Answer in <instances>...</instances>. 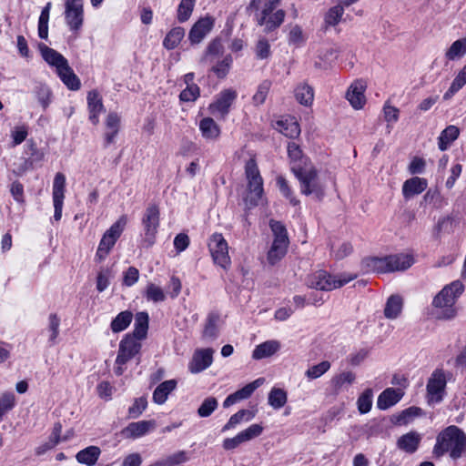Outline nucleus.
Returning a JSON list of instances; mask_svg holds the SVG:
<instances>
[{"instance_id":"obj_49","label":"nucleus","mask_w":466,"mask_h":466,"mask_svg":"<svg viewBox=\"0 0 466 466\" xmlns=\"http://www.w3.org/2000/svg\"><path fill=\"white\" fill-rule=\"evenodd\" d=\"M196 0H181L177 8V20L180 23L187 21L193 12Z\"/></svg>"},{"instance_id":"obj_29","label":"nucleus","mask_w":466,"mask_h":466,"mask_svg":"<svg viewBox=\"0 0 466 466\" xmlns=\"http://www.w3.org/2000/svg\"><path fill=\"white\" fill-rule=\"evenodd\" d=\"M288 155L290 159V169L292 172L295 166L305 167L312 165L309 158L303 155L299 146L295 142H289L288 144Z\"/></svg>"},{"instance_id":"obj_9","label":"nucleus","mask_w":466,"mask_h":466,"mask_svg":"<svg viewBox=\"0 0 466 466\" xmlns=\"http://www.w3.org/2000/svg\"><path fill=\"white\" fill-rule=\"evenodd\" d=\"M269 226L274 235V240L268 252V260L269 264L275 265L286 255L289 240L287 229L281 222L270 220Z\"/></svg>"},{"instance_id":"obj_14","label":"nucleus","mask_w":466,"mask_h":466,"mask_svg":"<svg viewBox=\"0 0 466 466\" xmlns=\"http://www.w3.org/2000/svg\"><path fill=\"white\" fill-rule=\"evenodd\" d=\"M142 224L145 230L144 242L147 244V247H150L155 242V237L159 226V208L157 206L150 205L147 208Z\"/></svg>"},{"instance_id":"obj_37","label":"nucleus","mask_w":466,"mask_h":466,"mask_svg":"<svg viewBox=\"0 0 466 466\" xmlns=\"http://www.w3.org/2000/svg\"><path fill=\"white\" fill-rule=\"evenodd\" d=\"M199 129L206 139H216L220 134L218 126L210 117H205L200 121Z\"/></svg>"},{"instance_id":"obj_54","label":"nucleus","mask_w":466,"mask_h":466,"mask_svg":"<svg viewBox=\"0 0 466 466\" xmlns=\"http://www.w3.org/2000/svg\"><path fill=\"white\" fill-rule=\"evenodd\" d=\"M344 13L342 5H337L331 7L325 15V23L328 25H337Z\"/></svg>"},{"instance_id":"obj_20","label":"nucleus","mask_w":466,"mask_h":466,"mask_svg":"<svg viewBox=\"0 0 466 466\" xmlns=\"http://www.w3.org/2000/svg\"><path fill=\"white\" fill-rule=\"evenodd\" d=\"M86 101L89 121L96 126L99 123L100 113L105 111L102 96L97 90H91L87 93Z\"/></svg>"},{"instance_id":"obj_43","label":"nucleus","mask_w":466,"mask_h":466,"mask_svg":"<svg viewBox=\"0 0 466 466\" xmlns=\"http://www.w3.org/2000/svg\"><path fill=\"white\" fill-rule=\"evenodd\" d=\"M421 414V409L419 407H410L403 410L400 413L395 415L392 419L393 423L398 425H406L414 418Z\"/></svg>"},{"instance_id":"obj_56","label":"nucleus","mask_w":466,"mask_h":466,"mask_svg":"<svg viewBox=\"0 0 466 466\" xmlns=\"http://www.w3.org/2000/svg\"><path fill=\"white\" fill-rule=\"evenodd\" d=\"M147 407L146 397L137 398L132 406L128 409V417L131 419L138 418Z\"/></svg>"},{"instance_id":"obj_52","label":"nucleus","mask_w":466,"mask_h":466,"mask_svg":"<svg viewBox=\"0 0 466 466\" xmlns=\"http://www.w3.org/2000/svg\"><path fill=\"white\" fill-rule=\"evenodd\" d=\"M145 297L147 300L153 302H161L166 299L163 289L153 283H149L147 286Z\"/></svg>"},{"instance_id":"obj_34","label":"nucleus","mask_w":466,"mask_h":466,"mask_svg":"<svg viewBox=\"0 0 466 466\" xmlns=\"http://www.w3.org/2000/svg\"><path fill=\"white\" fill-rule=\"evenodd\" d=\"M459 135L460 129L456 126L450 125L443 129L438 137V147L440 150H447L450 145L458 138Z\"/></svg>"},{"instance_id":"obj_22","label":"nucleus","mask_w":466,"mask_h":466,"mask_svg":"<svg viewBox=\"0 0 466 466\" xmlns=\"http://www.w3.org/2000/svg\"><path fill=\"white\" fill-rule=\"evenodd\" d=\"M156 426L155 420H140L129 423L123 431L122 434L130 439H137L146 435Z\"/></svg>"},{"instance_id":"obj_42","label":"nucleus","mask_w":466,"mask_h":466,"mask_svg":"<svg viewBox=\"0 0 466 466\" xmlns=\"http://www.w3.org/2000/svg\"><path fill=\"white\" fill-rule=\"evenodd\" d=\"M287 400V392L283 389L274 387L268 393V401L274 410L281 409Z\"/></svg>"},{"instance_id":"obj_1","label":"nucleus","mask_w":466,"mask_h":466,"mask_svg":"<svg viewBox=\"0 0 466 466\" xmlns=\"http://www.w3.org/2000/svg\"><path fill=\"white\" fill-rule=\"evenodd\" d=\"M466 451V434L455 425H451L442 430L436 438L433 453L436 457H441L449 453L452 460L460 459Z\"/></svg>"},{"instance_id":"obj_63","label":"nucleus","mask_w":466,"mask_h":466,"mask_svg":"<svg viewBox=\"0 0 466 466\" xmlns=\"http://www.w3.org/2000/svg\"><path fill=\"white\" fill-rule=\"evenodd\" d=\"M111 278V272L108 268L103 269L98 272L96 277V289L99 292H103L109 286V279Z\"/></svg>"},{"instance_id":"obj_62","label":"nucleus","mask_w":466,"mask_h":466,"mask_svg":"<svg viewBox=\"0 0 466 466\" xmlns=\"http://www.w3.org/2000/svg\"><path fill=\"white\" fill-rule=\"evenodd\" d=\"M231 63V56H227L223 60L219 61L215 66L212 67V71L218 76V77H225L228 73Z\"/></svg>"},{"instance_id":"obj_33","label":"nucleus","mask_w":466,"mask_h":466,"mask_svg":"<svg viewBox=\"0 0 466 466\" xmlns=\"http://www.w3.org/2000/svg\"><path fill=\"white\" fill-rule=\"evenodd\" d=\"M276 129L290 138L297 137L300 134L299 125L294 118H286L277 121Z\"/></svg>"},{"instance_id":"obj_3","label":"nucleus","mask_w":466,"mask_h":466,"mask_svg":"<svg viewBox=\"0 0 466 466\" xmlns=\"http://www.w3.org/2000/svg\"><path fill=\"white\" fill-rule=\"evenodd\" d=\"M40 50L44 60L56 68V74L64 85L70 90H78L81 86L80 79L70 67L67 59L47 46H41Z\"/></svg>"},{"instance_id":"obj_60","label":"nucleus","mask_w":466,"mask_h":466,"mask_svg":"<svg viewBox=\"0 0 466 466\" xmlns=\"http://www.w3.org/2000/svg\"><path fill=\"white\" fill-rule=\"evenodd\" d=\"M199 87L197 85H190L183 89L179 98L183 102H193L199 96Z\"/></svg>"},{"instance_id":"obj_36","label":"nucleus","mask_w":466,"mask_h":466,"mask_svg":"<svg viewBox=\"0 0 466 466\" xmlns=\"http://www.w3.org/2000/svg\"><path fill=\"white\" fill-rule=\"evenodd\" d=\"M294 93L295 97L299 104L305 106H311L314 99V90L312 86L307 83H301L297 86Z\"/></svg>"},{"instance_id":"obj_17","label":"nucleus","mask_w":466,"mask_h":466,"mask_svg":"<svg viewBox=\"0 0 466 466\" xmlns=\"http://www.w3.org/2000/svg\"><path fill=\"white\" fill-rule=\"evenodd\" d=\"M66 177L63 173L57 172L53 182V204H54V218L59 221L62 218V210L65 199Z\"/></svg>"},{"instance_id":"obj_45","label":"nucleus","mask_w":466,"mask_h":466,"mask_svg":"<svg viewBox=\"0 0 466 466\" xmlns=\"http://www.w3.org/2000/svg\"><path fill=\"white\" fill-rule=\"evenodd\" d=\"M188 461L185 451H179L162 460L156 461L152 466H177Z\"/></svg>"},{"instance_id":"obj_53","label":"nucleus","mask_w":466,"mask_h":466,"mask_svg":"<svg viewBox=\"0 0 466 466\" xmlns=\"http://www.w3.org/2000/svg\"><path fill=\"white\" fill-rule=\"evenodd\" d=\"M270 87L271 82L269 80H264L258 85L257 92L252 97L254 105L259 106L265 102Z\"/></svg>"},{"instance_id":"obj_39","label":"nucleus","mask_w":466,"mask_h":466,"mask_svg":"<svg viewBox=\"0 0 466 466\" xmlns=\"http://www.w3.org/2000/svg\"><path fill=\"white\" fill-rule=\"evenodd\" d=\"M255 414L248 410H240L235 414H233L228 421L223 426L222 431H229L230 429H234L237 425L240 424L242 421H249L254 418Z\"/></svg>"},{"instance_id":"obj_59","label":"nucleus","mask_w":466,"mask_h":466,"mask_svg":"<svg viewBox=\"0 0 466 466\" xmlns=\"http://www.w3.org/2000/svg\"><path fill=\"white\" fill-rule=\"evenodd\" d=\"M222 44L219 40H213L209 43L204 56L200 59V63L208 62L209 56H217L222 52Z\"/></svg>"},{"instance_id":"obj_35","label":"nucleus","mask_w":466,"mask_h":466,"mask_svg":"<svg viewBox=\"0 0 466 466\" xmlns=\"http://www.w3.org/2000/svg\"><path fill=\"white\" fill-rule=\"evenodd\" d=\"M149 317L147 312H138L135 317L134 330L131 336L137 339H143L147 337L148 329Z\"/></svg>"},{"instance_id":"obj_24","label":"nucleus","mask_w":466,"mask_h":466,"mask_svg":"<svg viewBox=\"0 0 466 466\" xmlns=\"http://www.w3.org/2000/svg\"><path fill=\"white\" fill-rule=\"evenodd\" d=\"M403 395L400 389L388 388L379 395L377 406L380 410H385L398 403Z\"/></svg>"},{"instance_id":"obj_44","label":"nucleus","mask_w":466,"mask_h":466,"mask_svg":"<svg viewBox=\"0 0 466 466\" xmlns=\"http://www.w3.org/2000/svg\"><path fill=\"white\" fill-rule=\"evenodd\" d=\"M184 35L185 30L182 27H174L166 35L163 46L168 50L174 49L179 45Z\"/></svg>"},{"instance_id":"obj_40","label":"nucleus","mask_w":466,"mask_h":466,"mask_svg":"<svg viewBox=\"0 0 466 466\" xmlns=\"http://www.w3.org/2000/svg\"><path fill=\"white\" fill-rule=\"evenodd\" d=\"M133 319L132 312L125 310L117 314V316L111 321L110 328L114 333H118L125 330L131 323Z\"/></svg>"},{"instance_id":"obj_6","label":"nucleus","mask_w":466,"mask_h":466,"mask_svg":"<svg viewBox=\"0 0 466 466\" xmlns=\"http://www.w3.org/2000/svg\"><path fill=\"white\" fill-rule=\"evenodd\" d=\"M293 174L299 182L300 192L303 195H314L321 199L325 195V184L321 181L318 170L313 165L299 167L295 166Z\"/></svg>"},{"instance_id":"obj_4","label":"nucleus","mask_w":466,"mask_h":466,"mask_svg":"<svg viewBox=\"0 0 466 466\" xmlns=\"http://www.w3.org/2000/svg\"><path fill=\"white\" fill-rule=\"evenodd\" d=\"M279 2L280 0H251L248 6V9L256 12L258 25H264L266 33L278 28L284 21L285 12L282 9L272 13Z\"/></svg>"},{"instance_id":"obj_48","label":"nucleus","mask_w":466,"mask_h":466,"mask_svg":"<svg viewBox=\"0 0 466 466\" xmlns=\"http://www.w3.org/2000/svg\"><path fill=\"white\" fill-rule=\"evenodd\" d=\"M330 362L328 360H323L319 364L313 365L309 367L306 372L305 376L309 380H315L321 377L324 373H326L330 369Z\"/></svg>"},{"instance_id":"obj_10","label":"nucleus","mask_w":466,"mask_h":466,"mask_svg":"<svg viewBox=\"0 0 466 466\" xmlns=\"http://www.w3.org/2000/svg\"><path fill=\"white\" fill-rule=\"evenodd\" d=\"M139 340L127 334L120 341L114 370L116 375L121 376L126 370V363L139 353L142 347Z\"/></svg>"},{"instance_id":"obj_51","label":"nucleus","mask_w":466,"mask_h":466,"mask_svg":"<svg viewBox=\"0 0 466 466\" xmlns=\"http://www.w3.org/2000/svg\"><path fill=\"white\" fill-rule=\"evenodd\" d=\"M357 404L361 414L368 413L372 406V390L370 389L365 390L359 397Z\"/></svg>"},{"instance_id":"obj_58","label":"nucleus","mask_w":466,"mask_h":466,"mask_svg":"<svg viewBox=\"0 0 466 466\" xmlns=\"http://www.w3.org/2000/svg\"><path fill=\"white\" fill-rule=\"evenodd\" d=\"M352 249L350 242H342L338 247L331 246V254L336 259H343L352 252Z\"/></svg>"},{"instance_id":"obj_11","label":"nucleus","mask_w":466,"mask_h":466,"mask_svg":"<svg viewBox=\"0 0 466 466\" xmlns=\"http://www.w3.org/2000/svg\"><path fill=\"white\" fill-rule=\"evenodd\" d=\"M126 224L127 218L123 216L104 233L96 253V260L101 262L106 259L121 236Z\"/></svg>"},{"instance_id":"obj_13","label":"nucleus","mask_w":466,"mask_h":466,"mask_svg":"<svg viewBox=\"0 0 466 466\" xmlns=\"http://www.w3.org/2000/svg\"><path fill=\"white\" fill-rule=\"evenodd\" d=\"M446 376L442 370H436L431 375L426 390L430 404L439 403L443 400L446 388Z\"/></svg>"},{"instance_id":"obj_2","label":"nucleus","mask_w":466,"mask_h":466,"mask_svg":"<svg viewBox=\"0 0 466 466\" xmlns=\"http://www.w3.org/2000/svg\"><path fill=\"white\" fill-rule=\"evenodd\" d=\"M464 286L459 281H453L446 285L432 300L433 315L438 319H451L457 315L454 308L456 299L463 292Z\"/></svg>"},{"instance_id":"obj_38","label":"nucleus","mask_w":466,"mask_h":466,"mask_svg":"<svg viewBox=\"0 0 466 466\" xmlns=\"http://www.w3.org/2000/svg\"><path fill=\"white\" fill-rule=\"evenodd\" d=\"M402 309V299L399 295H391L385 305L384 315L387 319H396Z\"/></svg>"},{"instance_id":"obj_50","label":"nucleus","mask_w":466,"mask_h":466,"mask_svg":"<svg viewBox=\"0 0 466 466\" xmlns=\"http://www.w3.org/2000/svg\"><path fill=\"white\" fill-rule=\"evenodd\" d=\"M276 182L280 193L283 195V197L289 199L291 205L297 206L299 204V201L294 197L293 192L285 177L279 176L276 179Z\"/></svg>"},{"instance_id":"obj_8","label":"nucleus","mask_w":466,"mask_h":466,"mask_svg":"<svg viewBox=\"0 0 466 466\" xmlns=\"http://www.w3.org/2000/svg\"><path fill=\"white\" fill-rule=\"evenodd\" d=\"M356 278L355 274L343 273L332 276L326 270H318L308 276L306 283L310 289L329 291L346 285Z\"/></svg>"},{"instance_id":"obj_16","label":"nucleus","mask_w":466,"mask_h":466,"mask_svg":"<svg viewBox=\"0 0 466 466\" xmlns=\"http://www.w3.org/2000/svg\"><path fill=\"white\" fill-rule=\"evenodd\" d=\"M237 92L231 88L222 90L217 99L209 105V111L212 115L218 117H224L229 112V108L235 99Z\"/></svg>"},{"instance_id":"obj_28","label":"nucleus","mask_w":466,"mask_h":466,"mask_svg":"<svg viewBox=\"0 0 466 466\" xmlns=\"http://www.w3.org/2000/svg\"><path fill=\"white\" fill-rule=\"evenodd\" d=\"M281 348V344L279 340L270 339L256 346L252 352V358L254 360H262L269 358L276 354Z\"/></svg>"},{"instance_id":"obj_55","label":"nucleus","mask_w":466,"mask_h":466,"mask_svg":"<svg viewBox=\"0 0 466 466\" xmlns=\"http://www.w3.org/2000/svg\"><path fill=\"white\" fill-rule=\"evenodd\" d=\"M35 95L44 109H46L51 102V91L46 85H39L35 89Z\"/></svg>"},{"instance_id":"obj_61","label":"nucleus","mask_w":466,"mask_h":466,"mask_svg":"<svg viewBox=\"0 0 466 466\" xmlns=\"http://www.w3.org/2000/svg\"><path fill=\"white\" fill-rule=\"evenodd\" d=\"M27 135H28V130H27V127L25 126H19V127H15L12 132H11V137H12V147H16L18 145H20L22 142H24L26 137H27Z\"/></svg>"},{"instance_id":"obj_23","label":"nucleus","mask_w":466,"mask_h":466,"mask_svg":"<svg viewBox=\"0 0 466 466\" xmlns=\"http://www.w3.org/2000/svg\"><path fill=\"white\" fill-rule=\"evenodd\" d=\"M106 131L104 134L105 147L115 143L120 129V116L116 112H110L106 118Z\"/></svg>"},{"instance_id":"obj_25","label":"nucleus","mask_w":466,"mask_h":466,"mask_svg":"<svg viewBox=\"0 0 466 466\" xmlns=\"http://www.w3.org/2000/svg\"><path fill=\"white\" fill-rule=\"evenodd\" d=\"M428 187L425 178L413 177L407 179L402 185V195L405 199H410L416 195L422 193Z\"/></svg>"},{"instance_id":"obj_47","label":"nucleus","mask_w":466,"mask_h":466,"mask_svg":"<svg viewBox=\"0 0 466 466\" xmlns=\"http://www.w3.org/2000/svg\"><path fill=\"white\" fill-rule=\"evenodd\" d=\"M218 407V401L215 397L206 398L198 409V415L200 418L209 417Z\"/></svg>"},{"instance_id":"obj_31","label":"nucleus","mask_w":466,"mask_h":466,"mask_svg":"<svg viewBox=\"0 0 466 466\" xmlns=\"http://www.w3.org/2000/svg\"><path fill=\"white\" fill-rule=\"evenodd\" d=\"M221 324V316L218 311L208 313L203 329V337L208 339H216L219 332Z\"/></svg>"},{"instance_id":"obj_12","label":"nucleus","mask_w":466,"mask_h":466,"mask_svg":"<svg viewBox=\"0 0 466 466\" xmlns=\"http://www.w3.org/2000/svg\"><path fill=\"white\" fill-rule=\"evenodd\" d=\"M208 248L215 264L227 269L230 264V257L228 255V246L220 233L213 234L208 241Z\"/></svg>"},{"instance_id":"obj_26","label":"nucleus","mask_w":466,"mask_h":466,"mask_svg":"<svg viewBox=\"0 0 466 466\" xmlns=\"http://www.w3.org/2000/svg\"><path fill=\"white\" fill-rule=\"evenodd\" d=\"M421 441V435L417 431H410L406 434L401 435L397 440V447L410 454L414 453Z\"/></svg>"},{"instance_id":"obj_18","label":"nucleus","mask_w":466,"mask_h":466,"mask_svg":"<svg viewBox=\"0 0 466 466\" xmlns=\"http://www.w3.org/2000/svg\"><path fill=\"white\" fill-rule=\"evenodd\" d=\"M213 350H198L188 363V370L191 373L197 374L208 369L213 361Z\"/></svg>"},{"instance_id":"obj_64","label":"nucleus","mask_w":466,"mask_h":466,"mask_svg":"<svg viewBox=\"0 0 466 466\" xmlns=\"http://www.w3.org/2000/svg\"><path fill=\"white\" fill-rule=\"evenodd\" d=\"M256 56L258 59H266L270 56V46L267 39H259L255 48Z\"/></svg>"},{"instance_id":"obj_46","label":"nucleus","mask_w":466,"mask_h":466,"mask_svg":"<svg viewBox=\"0 0 466 466\" xmlns=\"http://www.w3.org/2000/svg\"><path fill=\"white\" fill-rule=\"evenodd\" d=\"M15 406V396L13 392L5 391L0 396V422L4 416Z\"/></svg>"},{"instance_id":"obj_19","label":"nucleus","mask_w":466,"mask_h":466,"mask_svg":"<svg viewBox=\"0 0 466 466\" xmlns=\"http://www.w3.org/2000/svg\"><path fill=\"white\" fill-rule=\"evenodd\" d=\"M214 26V19L210 16L200 18L189 31L188 38L192 44H199Z\"/></svg>"},{"instance_id":"obj_30","label":"nucleus","mask_w":466,"mask_h":466,"mask_svg":"<svg viewBox=\"0 0 466 466\" xmlns=\"http://www.w3.org/2000/svg\"><path fill=\"white\" fill-rule=\"evenodd\" d=\"M101 455V450L97 446H88L76 454V460L80 464L94 466Z\"/></svg>"},{"instance_id":"obj_32","label":"nucleus","mask_w":466,"mask_h":466,"mask_svg":"<svg viewBox=\"0 0 466 466\" xmlns=\"http://www.w3.org/2000/svg\"><path fill=\"white\" fill-rule=\"evenodd\" d=\"M177 387V381L175 380H165L160 383L153 392V400L157 404H163L166 402L168 395Z\"/></svg>"},{"instance_id":"obj_41","label":"nucleus","mask_w":466,"mask_h":466,"mask_svg":"<svg viewBox=\"0 0 466 466\" xmlns=\"http://www.w3.org/2000/svg\"><path fill=\"white\" fill-rule=\"evenodd\" d=\"M466 54V37L454 41L445 53L450 61L461 58Z\"/></svg>"},{"instance_id":"obj_21","label":"nucleus","mask_w":466,"mask_h":466,"mask_svg":"<svg viewBox=\"0 0 466 466\" xmlns=\"http://www.w3.org/2000/svg\"><path fill=\"white\" fill-rule=\"evenodd\" d=\"M365 89L366 86L361 80H356L350 86L346 98L354 109H361L364 106L366 103Z\"/></svg>"},{"instance_id":"obj_7","label":"nucleus","mask_w":466,"mask_h":466,"mask_svg":"<svg viewBox=\"0 0 466 466\" xmlns=\"http://www.w3.org/2000/svg\"><path fill=\"white\" fill-rule=\"evenodd\" d=\"M414 258L409 254H395L383 258H370L367 260V267L377 273H389L403 271L410 268Z\"/></svg>"},{"instance_id":"obj_15","label":"nucleus","mask_w":466,"mask_h":466,"mask_svg":"<svg viewBox=\"0 0 466 466\" xmlns=\"http://www.w3.org/2000/svg\"><path fill=\"white\" fill-rule=\"evenodd\" d=\"M263 432V427L260 424H251L244 431L238 432L233 438H227L223 441L222 446L226 451H231L244 442H248Z\"/></svg>"},{"instance_id":"obj_57","label":"nucleus","mask_w":466,"mask_h":466,"mask_svg":"<svg viewBox=\"0 0 466 466\" xmlns=\"http://www.w3.org/2000/svg\"><path fill=\"white\" fill-rule=\"evenodd\" d=\"M356 379L355 374L352 371H344L336 376L331 380V383L336 389H340L344 384H352Z\"/></svg>"},{"instance_id":"obj_27","label":"nucleus","mask_w":466,"mask_h":466,"mask_svg":"<svg viewBox=\"0 0 466 466\" xmlns=\"http://www.w3.org/2000/svg\"><path fill=\"white\" fill-rule=\"evenodd\" d=\"M65 18L66 25H68L71 31H79L84 22L83 6H66Z\"/></svg>"},{"instance_id":"obj_5","label":"nucleus","mask_w":466,"mask_h":466,"mask_svg":"<svg viewBox=\"0 0 466 466\" xmlns=\"http://www.w3.org/2000/svg\"><path fill=\"white\" fill-rule=\"evenodd\" d=\"M247 180L246 193L243 198L246 208H252L264 199L263 178L254 158H249L245 165Z\"/></svg>"}]
</instances>
